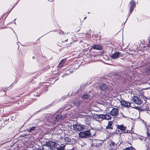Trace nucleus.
<instances>
[{
    "mask_svg": "<svg viewBox=\"0 0 150 150\" xmlns=\"http://www.w3.org/2000/svg\"><path fill=\"white\" fill-rule=\"evenodd\" d=\"M116 127L117 129H119L121 131H125L127 129L126 127L124 126L123 125H117ZM118 131L120 132L119 129L118 130Z\"/></svg>",
    "mask_w": 150,
    "mask_h": 150,
    "instance_id": "11",
    "label": "nucleus"
},
{
    "mask_svg": "<svg viewBox=\"0 0 150 150\" xmlns=\"http://www.w3.org/2000/svg\"><path fill=\"white\" fill-rule=\"evenodd\" d=\"M36 130V127H33L28 129V131L29 132H32L33 131H35Z\"/></svg>",
    "mask_w": 150,
    "mask_h": 150,
    "instance_id": "21",
    "label": "nucleus"
},
{
    "mask_svg": "<svg viewBox=\"0 0 150 150\" xmlns=\"http://www.w3.org/2000/svg\"><path fill=\"white\" fill-rule=\"evenodd\" d=\"M78 102H79L78 101H77V102H76V103H75L76 105L79 106V103H78Z\"/></svg>",
    "mask_w": 150,
    "mask_h": 150,
    "instance_id": "28",
    "label": "nucleus"
},
{
    "mask_svg": "<svg viewBox=\"0 0 150 150\" xmlns=\"http://www.w3.org/2000/svg\"><path fill=\"white\" fill-rule=\"evenodd\" d=\"M149 42L150 43V38H148Z\"/></svg>",
    "mask_w": 150,
    "mask_h": 150,
    "instance_id": "30",
    "label": "nucleus"
},
{
    "mask_svg": "<svg viewBox=\"0 0 150 150\" xmlns=\"http://www.w3.org/2000/svg\"><path fill=\"white\" fill-rule=\"evenodd\" d=\"M61 126V125H58V126L57 127H56V128H57V129H58V127H60V126Z\"/></svg>",
    "mask_w": 150,
    "mask_h": 150,
    "instance_id": "29",
    "label": "nucleus"
},
{
    "mask_svg": "<svg viewBox=\"0 0 150 150\" xmlns=\"http://www.w3.org/2000/svg\"><path fill=\"white\" fill-rule=\"evenodd\" d=\"M120 114H121V115H122L123 116V117L124 118H126L127 117L126 116H125L124 115H123V113L122 112H121L120 113Z\"/></svg>",
    "mask_w": 150,
    "mask_h": 150,
    "instance_id": "26",
    "label": "nucleus"
},
{
    "mask_svg": "<svg viewBox=\"0 0 150 150\" xmlns=\"http://www.w3.org/2000/svg\"><path fill=\"white\" fill-rule=\"evenodd\" d=\"M113 124V122L112 121H109L108 123V125L106 127V129H112L113 126L112 125Z\"/></svg>",
    "mask_w": 150,
    "mask_h": 150,
    "instance_id": "19",
    "label": "nucleus"
},
{
    "mask_svg": "<svg viewBox=\"0 0 150 150\" xmlns=\"http://www.w3.org/2000/svg\"><path fill=\"white\" fill-rule=\"evenodd\" d=\"M36 150H53V149L50 146L44 145L42 149H38Z\"/></svg>",
    "mask_w": 150,
    "mask_h": 150,
    "instance_id": "10",
    "label": "nucleus"
},
{
    "mask_svg": "<svg viewBox=\"0 0 150 150\" xmlns=\"http://www.w3.org/2000/svg\"><path fill=\"white\" fill-rule=\"evenodd\" d=\"M134 148L132 147H128L126 148L124 150H133Z\"/></svg>",
    "mask_w": 150,
    "mask_h": 150,
    "instance_id": "24",
    "label": "nucleus"
},
{
    "mask_svg": "<svg viewBox=\"0 0 150 150\" xmlns=\"http://www.w3.org/2000/svg\"><path fill=\"white\" fill-rule=\"evenodd\" d=\"M110 146L111 149H114L117 146V144L113 141H111Z\"/></svg>",
    "mask_w": 150,
    "mask_h": 150,
    "instance_id": "18",
    "label": "nucleus"
},
{
    "mask_svg": "<svg viewBox=\"0 0 150 150\" xmlns=\"http://www.w3.org/2000/svg\"><path fill=\"white\" fill-rule=\"evenodd\" d=\"M86 18V17L84 18V19H85Z\"/></svg>",
    "mask_w": 150,
    "mask_h": 150,
    "instance_id": "34",
    "label": "nucleus"
},
{
    "mask_svg": "<svg viewBox=\"0 0 150 150\" xmlns=\"http://www.w3.org/2000/svg\"><path fill=\"white\" fill-rule=\"evenodd\" d=\"M108 88L107 86L104 83H102L99 84L98 86V88L102 90L106 89Z\"/></svg>",
    "mask_w": 150,
    "mask_h": 150,
    "instance_id": "12",
    "label": "nucleus"
},
{
    "mask_svg": "<svg viewBox=\"0 0 150 150\" xmlns=\"http://www.w3.org/2000/svg\"><path fill=\"white\" fill-rule=\"evenodd\" d=\"M27 135V134H22V135H21V137H25V136H26Z\"/></svg>",
    "mask_w": 150,
    "mask_h": 150,
    "instance_id": "27",
    "label": "nucleus"
},
{
    "mask_svg": "<svg viewBox=\"0 0 150 150\" xmlns=\"http://www.w3.org/2000/svg\"><path fill=\"white\" fill-rule=\"evenodd\" d=\"M89 98V96L87 94H84L82 96V98L83 100H86L87 99Z\"/></svg>",
    "mask_w": 150,
    "mask_h": 150,
    "instance_id": "22",
    "label": "nucleus"
},
{
    "mask_svg": "<svg viewBox=\"0 0 150 150\" xmlns=\"http://www.w3.org/2000/svg\"><path fill=\"white\" fill-rule=\"evenodd\" d=\"M125 133H127V132H125Z\"/></svg>",
    "mask_w": 150,
    "mask_h": 150,
    "instance_id": "35",
    "label": "nucleus"
},
{
    "mask_svg": "<svg viewBox=\"0 0 150 150\" xmlns=\"http://www.w3.org/2000/svg\"><path fill=\"white\" fill-rule=\"evenodd\" d=\"M74 68V66H72V67H71L69 69L66 71V72L62 76L63 77L64 76L69 75L70 73L73 72Z\"/></svg>",
    "mask_w": 150,
    "mask_h": 150,
    "instance_id": "6",
    "label": "nucleus"
},
{
    "mask_svg": "<svg viewBox=\"0 0 150 150\" xmlns=\"http://www.w3.org/2000/svg\"><path fill=\"white\" fill-rule=\"evenodd\" d=\"M85 122L86 124H87L89 126L90 125V124H91L90 121L88 119H85Z\"/></svg>",
    "mask_w": 150,
    "mask_h": 150,
    "instance_id": "23",
    "label": "nucleus"
},
{
    "mask_svg": "<svg viewBox=\"0 0 150 150\" xmlns=\"http://www.w3.org/2000/svg\"><path fill=\"white\" fill-rule=\"evenodd\" d=\"M48 1H53V0H48Z\"/></svg>",
    "mask_w": 150,
    "mask_h": 150,
    "instance_id": "31",
    "label": "nucleus"
},
{
    "mask_svg": "<svg viewBox=\"0 0 150 150\" xmlns=\"http://www.w3.org/2000/svg\"><path fill=\"white\" fill-rule=\"evenodd\" d=\"M22 150H27L26 149H23Z\"/></svg>",
    "mask_w": 150,
    "mask_h": 150,
    "instance_id": "32",
    "label": "nucleus"
},
{
    "mask_svg": "<svg viewBox=\"0 0 150 150\" xmlns=\"http://www.w3.org/2000/svg\"><path fill=\"white\" fill-rule=\"evenodd\" d=\"M149 72H150V70H149Z\"/></svg>",
    "mask_w": 150,
    "mask_h": 150,
    "instance_id": "36",
    "label": "nucleus"
},
{
    "mask_svg": "<svg viewBox=\"0 0 150 150\" xmlns=\"http://www.w3.org/2000/svg\"><path fill=\"white\" fill-rule=\"evenodd\" d=\"M147 136L148 138L150 139V134L148 132H147Z\"/></svg>",
    "mask_w": 150,
    "mask_h": 150,
    "instance_id": "25",
    "label": "nucleus"
},
{
    "mask_svg": "<svg viewBox=\"0 0 150 150\" xmlns=\"http://www.w3.org/2000/svg\"><path fill=\"white\" fill-rule=\"evenodd\" d=\"M141 108L143 110H148L149 109L148 105L146 103L144 104L141 106Z\"/></svg>",
    "mask_w": 150,
    "mask_h": 150,
    "instance_id": "20",
    "label": "nucleus"
},
{
    "mask_svg": "<svg viewBox=\"0 0 150 150\" xmlns=\"http://www.w3.org/2000/svg\"><path fill=\"white\" fill-rule=\"evenodd\" d=\"M130 9H129V12L130 13H131L134 10V8L135 7V2L133 1L132 0L130 2Z\"/></svg>",
    "mask_w": 150,
    "mask_h": 150,
    "instance_id": "7",
    "label": "nucleus"
},
{
    "mask_svg": "<svg viewBox=\"0 0 150 150\" xmlns=\"http://www.w3.org/2000/svg\"><path fill=\"white\" fill-rule=\"evenodd\" d=\"M99 118H102L103 119H106L107 120H110L111 119V117L109 115H99Z\"/></svg>",
    "mask_w": 150,
    "mask_h": 150,
    "instance_id": "8",
    "label": "nucleus"
},
{
    "mask_svg": "<svg viewBox=\"0 0 150 150\" xmlns=\"http://www.w3.org/2000/svg\"><path fill=\"white\" fill-rule=\"evenodd\" d=\"M132 100L135 103L138 105L141 104L142 102V101L139 99L138 97L137 96H134Z\"/></svg>",
    "mask_w": 150,
    "mask_h": 150,
    "instance_id": "4",
    "label": "nucleus"
},
{
    "mask_svg": "<svg viewBox=\"0 0 150 150\" xmlns=\"http://www.w3.org/2000/svg\"><path fill=\"white\" fill-rule=\"evenodd\" d=\"M121 104L126 107H128L130 106V103L127 102L125 100H122L120 101Z\"/></svg>",
    "mask_w": 150,
    "mask_h": 150,
    "instance_id": "15",
    "label": "nucleus"
},
{
    "mask_svg": "<svg viewBox=\"0 0 150 150\" xmlns=\"http://www.w3.org/2000/svg\"><path fill=\"white\" fill-rule=\"evenodd\" d=\"M120 52H116L113 54H112L110 55V57L113 59H115L118 58L120 54Z\"/></svg>",
    "mask_w": 150,
    "mask_h": 150,
    "instance_id": "9",
    "label": "nucleus"
},
{
    "mask_svg": "<svg viewBox=\"0 0 150 150\" xmlns=\"http://www.w3.org/2000/svg\"><path fill=\"white\" fill-rule=\"evenodd\" d=\"M79 137L81 138H86L90 137L91 135L90 130H86L80 132L79 134Z\"/></svg>",
    "mask_w": 150,
    "mask_h": 150,
    "instance_id": "2",
    "label": "nucleus"
},
{
    "mask_svg": "<svg viewBox=\"0 0 150 150\" xmlns=\"http://www.w3.org/2000/svg\"><path fill=\"white\" fill-rule=\"evenodd\" d=\"M92 48L95 49L101 50L102 49V46L100 45H93Z\"/></svg>",
    "mask_w": 150,
    "mask_h": 150,
    "instance_id": "17",
    "label": "nucleus"
},
{
    "mask_svg": "<svg viewBox=\"0 0 150 150\" xmlns=\"http://www.w3.org/2000/svg\"><path fill=\"white\" fill-rule=\"evenodd\" d=\"M99 141L98 140L95 139L92 141V143L91 144V146H99L100 144L98 143Z\"/></svg>",
    "mask_w": 150,
    "mask_h": 150,
    "instance_id": "16",
    "label": "nucleus"
},
{
    "mask_svg": "<svg viewBox=\"0 0 150 150\" xmlns=\"http://www.w3.org/2000/svg\"><path fill=\"white\" fill-rule=\"evenodd\" d=\"M73 127L74 130L78 131H81L83 129L82 125L78 124L74 125Z\"/></svg>",
    "mask_w": 150,
    "mask_h": 150,
    "instance_id": "5",
    "label": "nucleus"
},
{
    "mask_svg": "<svg viewBox=\"0 0 150 150\" xmlns=\"http://www.w3.org/2000/svg\"><path fill=\"white\" fill-rule=\"evenodd\" d=\"M149 83H150V80H149Z\"/></svg>",
    "mask_w": 150,
    "mask_h": 150,
    "instance_id": "33",
    "label": "nucleus"
},
{
    "mask_svg": "<svg viewBox=\"0 0 150 150\" xmlns=\"http://www.w3.org/2000/svg\"><path fill=\"white\" fill-rule=\"evenodd\" d=\"M56 144L54 142L49 141L46 144V145L50 146L53 149L55 146Z\"/></svg>",
    "mask_w": 150,
    "mask_h": 150,
    "instance_id": "13",
    "label": "nucleus"
},
{
    "mask_svg": "<svg viewBox=\"0 0 150 150\" xmlns=\"http://www.w3.org/2000/svg\"><path fill=\"white\" fill-rule=\"evenodd\" d=\"M109 113L112 116L115 117L119 115V112L118 109L115 108H113L110 111Z\"/></svg>",
    "mask_w": 150,
    "mask_h": 150,
    "instance_id": "3",
    "label": "nucleus"
},
{
    "mask_svg": "<svg viewBox=\"0 0 150 150\" xmlns=\"http://www.w3.org/2000/svg\"><path fill=\"white\" fill-rule=\"evenodd\" d=\"M66 61V59H62L60 62L58 66H57V67L58 68H62L63 65H64L65 62Z\"/></svg>",
    "mask_w": 150,
    "mask_h": 150,
    "instance_id": "14",
    "label": "nucleus"
},
{
    "mask_svg": "<svg viewBox=\"0 0 150 150\" xmlns=\"http://www.w3.org/2000/svg\"><path fill=\"white\" fill-rule=\"evenodd\" d=\"M63 119L62 115L61 114L54 115L49 120L48 122H51L52 125L55 124L57 121H61Z\"/></svg>",
    "mask_w": 150,
    "mask_h": 150,
    "instance_id": "1",
    "label": "nucleus"
}]
</instances>
